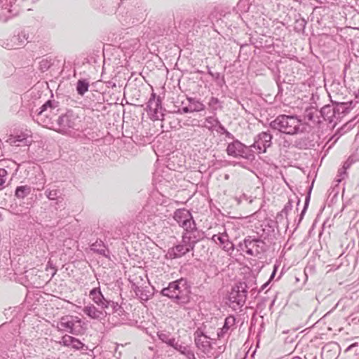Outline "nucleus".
Segmentation results:
<instances>
[{"label":"nucleus","instance_id":"1","mask_svg":"<svg viewBox=\"0 0 359 359\" xmlns=\"http://www.w3.org/2000/svg\"><path fill=\"white\" fill-rule=\"evenodd\" d=\"M160 294L170 299L173 303L185 305L190 302L191 285L185 278L173 280L163 287Z\"/></svg>","mask_w":359,"mask_h":359},{"label":"nucleus","instance_id":"2","mask_svg":"<svg viewBox=\"0 0 359 359\" xmlns=\"http://www.w3.org/2000/svg\"><path fill=\"white\" fill-rule=\"evenodd\" d=\"M270 128L279 132L294 135L302 133L306 130V125L302 123L296 115H278L269 123Z\"/></svg>","mask_w":359,"mask_h":359},{"label":"nucleus","instance_id":"3","mask_svg":"<svg viewBox=\"0 0 359 359\" xmlns=\"http://www.w3.org/2000/svg\"><path fill=\"white\" fill-rule=\"evenodd\" d=\"M60 111L59 102L48 100L40 107L39 111L33 115V118L44 127L54 128Z\"/></svg>","mask_w":359,"mask_h":359},{"label":"nucleus","instance_id":"4","mask_svg":"<svg viewBox=\"0 0 359 359\" xmlns=\"http://www.w3.org/2000/svg\"><path fill=\"white\" fill-rule=\"evenodd\" d=\"M53 129L60 134L72 135V133L81 129V118L73 111L69 110L58 116Z\"/></svg>","mask_w":359,"mask_h":359},{"label":"nucleus","instance_id":"5","mask_svg":"<svg viewBox=\"0 0 359 359\" xmlns=\"http://www.w3.org/2000/svg\"><path fill=\"white\" fill-rule=\"evenodd\" d=\"M238 250L245 252L247 255L257 257L267 250L268 246L266 243L259 237L248 236L243 243L238 245Z\"/></svg>","mask_w":359,"mask_h":359},{"label":"nucleus","instance_id":"6","mask_svg":"<svg viewBox=\"0 0 359 359\" xmlns=\"http://www.w3.org/2000/svg\"><path fill=\"white\" fill-rule=\"evenodd\" d=\"M248 289L245 282L236 283L229 294V306L235 311L243 306L247 299Z\"/></svg>","mask_w":359,"mask_h":359},{"label":"nucleus","instance_id":"7","mask_svg":"<svg viewBox=\"0 0 359 359\" xmlns=\"http://www.w3.org/2000/svg\"><path fill=\"white\" fill-rule=\"evenodd\" d=\"M226 153L229 156L241 157L248 161H253L255 158L254 151L250 146H246L238 140L228 144Z\"/></svg>","mask_w":359,"mask_h":359},{"label":"nucleus","instance_id":"8","mask_svg":"<svg viewBox=\"0 0 359 359\" xmlns=\"http://www.w3.org/2000/svg\"><path fill=\"white\" fill-rule=\"evenodd\" d=\"M82 325L83 321L80 318L74 316H65L60 318L57 323V328L60 330L78 335L82 331Z\"/></svg>","mask_w":359,"mask_h":359},{"label":"nucleus","instance_id":"9","mask_svg":"<svg viewBox=\"0 0 359 359\" xmlns=\"http://www.w3.org/2000/svg\"><path fill=\"white\" fill-rule=\"evenodd\" d=\"M18 0H0V20L6 22L11 18L19 13Z\"/></svg>","mask_w":359,"mask_h":359},{"label":"nucleus","instance_id":"10","mask_svg":"<svg viewBox=\"0 0 359 359\" xmlns=\"http://www.w3.org/2000/svg\"><path fill=\"white\" fill-rule=\"evenodd\" d=\"M272 135L267 131H263L257 135L254 138V142L250 146V149H255L258 154L265 153L272 144Z\"/></svg>","mask_w":359,"mask_h":359},{"label":"nucleus","instance_id":"11","mask_svg":"<svg viewBox=\"0 0 359 359\" xmlns=\"http://www.w3.org/2000/svg\"><path fill=\"white\" fill-rule=\"evenodd\" d=\"M147 110L155 120H163L164 114L162 111V100L159 96L156 97L154 93H151L147 102Z\"/></svg>","mask_w":359,"mask_h":359},{"label":"nucleus","instance_id":"12","mask_svg":"<svg viewBox=\"0 0 359 359\" xmlns=\"http://www.w3.org/2000/svg\"><path fill=\"white\" fill-rule=\"evenodd\" d=\"M193 250L194 248L188 242H184L182 236L181 242L170 248L165 256L168 259H175L184 256L186 254Z\"/></svg>","mask_w":359,"mask_h":359},{"label":"nucleus","instance_id":"13","mask_svg":"<svg viewBox=\"0 0 359 359\" xmlns=\"http://www.w3.org/2000/svg\"><path fill=\"white\" fill-rule=\"evenodd\" d=\"M174 219L183 229L190 228L195 223V220L189 210L185 208L177 209L173 215Z\"/></svg>","mask_w":359,"mask_h":359},{"label":"nucleus","instance_id":"14","mask_svg":"<svg viewBox=\"0 0 359 359\" xmlns=\"http://www.w3.org/2000/svg\"><path fill=\"white\" fill-rule=\"evenodd\" d=\"M194 341L196 346L208 356L211 353L212 347L209 337L203 332L198 329L194 332Z\"/></svg>","mask_w":359,"mask_h":359},{"label":"nucleus","instance_id":"15","mask_svg":"<svg viewBox=\"0 0 359 359\" xmlns=\"http://www.w3.org/2000/svg\"><path fill=\"white\" fill-rule=\"evenodd\" d=\"M182 236L184 242H188L194 248L196 244L202 238L201 231L197 229L196 222L190 228L184 229Z\"/></svg>","mask_w":359,"mask_h":359},{"label":"nucleus","instance_id":"16","mask_svg":"<svg viewBox=\"0 0 359 359\" xmlns=\"http://www.w3.org/2000/svg\"><path fill=\"white\" fill-rule=\"evenodd\" d=\"M83 312L90 318L102 320L108 315V311L103 309H97L94 304H90L85 306Z\"/></svg>","mask_w":359,"mask_h":359},{"label":"nucleus","instance_id":"17","mask_svg":"<svg viewBox=\"0 0 359 359\" xmlns=\"http://www.w3.org/2000/svg\"><path fill=\"white\" fill-rule=\"evenodd\" d=\"M89 297L102 309L104 310L108 308L107 305L109 304V300L104 297L100 287H95L90 290Z\"/></svg>","mask_w":359,"mask_h":359},{"label":"nucleus","instance_id":"18","mask_svg":"<svg viewBox=\"0 0 359 359\" xmlns=\"http://www.w3.org/2000/svg\"><path fill=\"white\" fill-rule=\"evenodd\" d=\"M211 239L215 243L219 242L220 246L224 251L229 252L230 250H233L234 249V245L229 241V236L226 232L214 234Z\"/></svg>","mask_w":359,"mask_h":359},{"label":"nucleus","instance_id":"19","mask_svg":"<svg viewBox=\"0 0 359 359\" xmlns=\"http://www.w3.org/2000/svg\"><path fill=\"white\" fill-rule=\"evenodd\" d=\"M34 36L33 32H30L29 29H24L18 35H13V38L17 48H20L24 46L27 43L31 41Z\"/></svg>","mask_w":359,"mask_h":359},{"label":"nucleus","instance_id":"20","mask_svg":"<svg viewBox=\"0 0 359 359\" xmlns=\"http://www.w3.org/2000/svg\"><path fill=\"white\" fill-rule=\"evenodd\" d=\"M60 344L64 346H72L75 350H81L84 347L88 349V347L82 343L79 339H76L72 336L65 334L62 337Z\"/></svg>","mask_w":359,"mask_h":359},{"label":"nucleus","instance_id":"21","mask_svg":"<svg viewBox=\"0 0 359 359\" xmlns=\"http://www.w3.org/2000/svg\"><path fill=\"white\" fill-rule=\"evenodd\" d=\"M3 343L4 348L8 350L11 353V357L14 356V353L16 351L18 339L15 337L12 333L7 334L4 339Z\"/></svg>","mask_w":359,"mask_h":359},{"label":"nucleus","instance_id":"22","mask_svg":"<svg viewBox=\"0 0 359 359\" xmlns=\"http://www.w3.org/2000/svg\"><path fill=\"white\" fill-rule=\"evenodd\" d=\"M146 10H144L143 11H141L140 13H137V11H135L132 13V15L133 16L135 15V17H133V18H130L128 20L126 19H119L120 22L125 26H129L130 25H135L137 23H140L145 20V18L147 16V14L145 13Z\"/></svg>","mask_w":359,"mask_h":359},{"label":"nucleus","instance_id":"23","mask_svg":"<svg viewBox=\"0 0 359 359\" xmlns=\"http://www.w3.org/2000/svg\"><path fill=\"white\" fill-rule=\"evenodd\" d=\"M321 116L324 121L332 123L334 121V118L337 119V116L334 109V106L325 105L320 109Z\"/></svg>","mask_w":359,"mask_h":359},{"label":"nucleus","instance_id":"24","mask_svg":"<svg viewBox=\"0 0 359 359\" xmlns=\"http://www.w3.org/2000/svg\"><path fill=\"white\" fill-rule=\"evenodd\" d=\"M311 136H313V135L297 139L294 141V147L299 149H307L313 147L315 143L313 140L311 138Z\"/></svg>","mask_w":359,"mask_h":359},{"label":"nucleus","instance_id":"25","mask_svg":"<svg viewBox=\"0 0 359 359\" xmlns=\"http://www.w3.org/2000/svg\"><path fill=\"white\" fill-rule=\"evenodd\" d=\"M132 289L141 301L147 302L149 299L151 294L147 287H141L133 283Z\"/></svg>","mask_w":359,"mask_h":359},{"label":"nucleus","instance_id":"26","mask_svg":"<svg viewBox=\"0 0 359 359\" xmlns=\"http://www.w3.org/2000/svg\"><path fill=\"white\" fill-rule=\"evenodd\" d=\"M11 145L17 147L22 145H27L29 143L28 135L25 133H21L18 135H11L7 140Z\"/></svg>","mask_w":359,"mask_h":359},{"label":"nucleus","instance_id":"27","mask_svg":"<svg viewBox=\"0 0 359 359\" xmlns=\"http://www.w3.org/2000/svg\"><path fill=\"white\" fill-rule=\"evenodd\" d=\"M222 104L223 102L217 97L212 96L208 100V109L214 116H215L218 110L222 109Z\"/></svg>","mask_w":359,"mask_h":359},{"label":"nucleus","instance_id":"28","mask_svg":"<svg viewBox=\"0 0 359 359\" xmlns=\"http://www.w3.org/2000/svg\"><path fill=\"white\" fill-rule=\"evenodd\" d=\"M236 318L233 316H229L225 318L223 327L217 332L219 338L223 337L229 330L235 325Z\"/></svg>","mask_w":359,"mask_h":359},{"label":"nucleus","instance_id":"29","mask_svg":"<svg viewBox=\"0 0 359 359\" xmlns=\"http://www.w3.org/2000/svg\"><path fill=\"white\" fill-rule=\"evenodd\" d=\"M175 350L185 355L188 359H196L191 348L183 343H178Z\"/></svg>","mask_w":359,"mask_h":359},{"label":"nucleus","instance_id":"30","mask_svg":"<svg viewBox=\"0 0 359 359\" xmlns=\"http://www.w3.org/2000/svg\"><path fill=\"white\" fill-rule=\"evenodd\" d=\"M90 250L105 257H108V250L102 241H96L90 245Z\"/></svg>","mask_w":359,"mask_h":359},{"label":"nucleus","instance_id":"31","mask_svg":"<svg viewBox=\"0 0 359 359\" xmlns=\"http://www.w3.org/2000/svg\"><path fill=\"white\" fill-rule=\"evenodd\" d=\"M89 86L90 83L87 79H79L76 87L78 95L83 96L88 90Z\"/></svg>","mask_w":359,"mask_h":359},{"label":"nucleus","instance_id":"32","mask_svg":"<svg viewBox=\"0 0 359 359\" xmlns=\"http://www.w3.org/2000/svg\"><path fill=\"white\" fill-rule=\"evenodd\" d=\"M187 100L193 112H200L205 109V104L198 100L194 97H187Z\"/></svg>","mask_w":359,"mask_h":359},{"label":"nucleus","instance_id":"33","mask_svg":"<svg viewBox=\"0 0 359 359\" xmlns=\"http://www.w3.org/2000/svg\"><path fill=\"white\" fill-rule=\"evenodd\" d=\"M31 193V187L27 185L18 186L15 191V196L18 198L23 199Z\"/></svg>","mask_w":359,"mask_h":359},{"label":"nucleus","instance_id":"34","mask_svg":"<svg viewBox=\"0 0 359 359\" xmlns=\"http://www.w3.org/2000/svg\"><path fill=\"white\" fill-rule=\"evenodd\" d=\"M219 120L215 117V116H208L205 119L203 127L208 129V130L212 132L219 123Z\"/></svg>","mask_w":359,"mask_h":359},{"label":"nucleus","instance_id":"35","mask_svg":"<svg viewBox=\"0 0 359 359\" xmlns=\"http://www.w3.org/2000/svg\"><path fill=\"white\" fill-rule=\"evenodd\" d=\"M334 109L337 116V119L341 118V115H345L349 112L345 102H334Z\"/></svg>","mask_w":359,"mask_h":359},{"label":"nucleus","instance_id":"36","mask_svg":"<svg viewBox=\"0 0 359 359\" xmlns=\"http://www.w3.org/2000/svg\"><path fill=\"white\" fill-rule=\"evenodd\" d=\"M0 46L8 50L18 49L16 43L12 36L6 39H0Z\"/></svg>","mask_w":359,"mask_h":359},{"label":"nucleus","instance_id":"37","mask_svg":"<svg viewBox=\"0 0 359 359\" xmlns=\"http://www.w3.org/2000/svg\"><path fill=\"white\" fill-rule=\"evenodd\" d=\"M312 187H313V185H311L310 187H309V193L307 194L306 198H305V201H304V208L301 212V214L299 215V221H298V223H299L304 216V214L306 213V210H307V208H308V206H309V201H310V198H311V189H312Z\"/></svg>","mask_w":359,"mask_h":359},{"label":"nucleus","instance_id":"38","mask_svg":"<svg viewBox=\"0 0 359 359\" xmlns=\"http://www.w3.org/2000/svg\"><path fill=\"white\" fill-rule=\"evenodd\" d=\"M306 25V21L303 19H298L295 20L294 29L296 32L298 33H303L305 29V27Z\"/></svg>","mask_w":359,"mask_h":359},{"label":"nucleus","instance_id":"39","mask_svg":"<svg viewBox=\"0 0 359 359\" xmlns=\"http://www.w3.org/2000/svg\"><path fill=\"white\" fill-rule=\"evenodd\" d=\"M60 192L57 189H46L45 191V195L50 201H55L60 198Z\"/></svg>","mask_w":359,"mask_h":359},{"label":"nucleus","instance_id":"40","mask_svg":"<svg viewBox=\"0 0 359 359\" xmlns=\"http://www.w3.org/2000/svg\"><path fill=\"white\" fill-rule=\"evenodd\" d=\"M52 65L51 59L43 58L39 62V69L41 72H44L47 71Z\"/></svg>","mask_w":359,"mask_h":359},{"label":"nucleus","instance_id":"41","mask_svg":"<svg viewBox=\"0 0 359 359\" xmlns=\"http://www.w3.org/2000/svg\"><path fill=\"white\" fill-rule=\"evenodd\" d=\"M109 304L107 305L108 308L105 309L104 311H108V314L114 313L121 306L117 302L109 300Z\"/></svg>","mask_w":359,"mask_h":359},{"label":"nucleus","instance_id":"42","mask_svg":"<svg viewBox=\"0 0 359 359\" xmlns=\"http://www.w3.org/2000/svg\"><path fill=\"white\" fill-rule=\"evenodd\" d=\"M217 83V85L222 87L225 84L224 76L222 75L220 73H214L211 76Z\"/></svg>","mask_w":359,"mask_h":359},{"label":"nucleus","instance_id":"43","mask_svg":"<svg viewBox=\"0 0 359 359\" xmlns=\"http://www.w3.org/2000/svg\"><path fill=\"white\" fill-rule=\"evenodd\" d=\"M8 172L4 168H0V190L4 189Z\"/></svg>","mask_w":359,"mask_h":359},{"label":"nucleus","instance_id":"44","mask_svg":"<svg viewBox=\"0 0 359 359\" xmlns=\"http://www.w3.org/2000/svg\"><path fill=\"white\" fill-rule=\"evenodd\" d=\"M292 203L293 201L291 198H290L280 212L281 216L283 215H285V216L287 215L288 212L292 209Z\"/></svg>","mask_w":359,"mask_h":359},{"label":"nucleus","instance_id":"45","mask_svg":"<svg viewBox=\"0 0 359 359\" xmlns=\"http://www.w3.org/2000/svg\"><path fill=\"white\" fill-rule=\"evenodd\" d=\"M291 145V142L286 139L285 137H283L280 140L279 146L281 149H285V150L288 149Z\"/></svg>","mask_w":359,"mask_h":359},{"label":"nucleus","instance_id":"46","mask_svg":"<svg viewBox=\"0 0 359 359\" xmlns=\"http://www.w3.org/2000/svg\"><path fill=\"white\" fill-rule=\"evenodd\" d=\"M214 130H215L218 133H220V134L223 135L224 133L226 132L227 130L225 128V127L219 121V123L217 125V126H216V128H215Z\"/></svg>","mask_w":359,"mask_h":359},{"label":"nucleus","instance_id":"47","mask_svg":"<svg viewBox=\"0 0 359 359\" xmlns=\"http://www.w3.org/2000/svg\"><path fill=\"white\" fill-rule=\"evenodd\" d=\"M158 339L163 343H165L169 339V335L164 332H158Z\"/></svg>","mask_w":359,"mask_h":359},{"label":"nucleus","instance_id":"48","mask_svg":"<svg viewBox=\"0 0 359 359\" xmlns=\"http://www.w3.org/2000/svg\"><path fill=\"white\" fill-rule=\"evenodd\" d=\"M178 341H175V339L172 337V338H170L166 342L165 344H167L168 346L172 347L174 349H175V347L177 346L178 344Z\"/></svg>","mask_w":359,"mask_h":359},{"label":"nucleus","instance_id":"49","mask_svg":"<svg viewBox=\"0 0 359 359\" xmlns=\"http://www.w3.org/2000/svg\"><path fill=\"white\" fill-rule=\"evenodd\" d=\"M180 111L181 113H184V114L193 112L192 109H191V107H190L189 104L188 106L183 107L182 109H180Z\"/></svg>","mask_w":359,"mask_h":359},{"label":"nucleus","instance_id":"50","mask_svg":"<svg viewBox=\"0 0 359 359\" xmlns=\"http://www.w3.org/2000/svg\"><path fill=\"white\" fill-rule=\"evenodd\" d=\"M41 180L42 182L36 184L35 189L38 191L42 190L44 188L45 180L42 178Z\"/></svg>","mask_w":359,"mask_h":359},{"label":"nucleus","instance_id":"51","mask_svg":"<svg viewBox=\"0 0 359 359\" xmlns=\"http://www.w3.org/2000/svg\"><path fill=\"white\" fill-rule=\"evenodd\" d=\"M357 102H358L350 101V102H345V104H347L346 107L348 108V110L350 111L352 109H353L355 107V104Z\"/></svg>","mask_w":359,"mask_h":359},{"label":"nucleus","instance_id":"52","mask_svg":"<svg viewBox=\"0 0 359 359\" xmlns=\"http://www.w3.org/2000/svg\"><path fill=\"white\" fill-rule=\"evenodd\" d=\"M358 342L353 343L352 344H351L350 346H348L346 348L345 351L347 352V351H351V350H353L355 348H358Z\"/></svg>","mask_w":359,"mask_h":359},{"label":"nucleus","instance_id":"53","mask_svg":"<svg viewBox=\"0 0 359 359\" xmlns=\"http://www.w3.org/2000/svg\"><path fill=\"white\" fill-rule=\"evenodd\" d=\"M278 265L275 264V265L273 266V272H272V273H271V276H270V278H269V282L271 281V280H272V279L274 278V276H275V275H276V271H277V270H278Z\"/></svg>","mask_w":359,"mask_h":359},{"label":"nucleus","instance_id":"54","mask_svg":"<svg viewBox=\"0 0 359 359\" xmlns=\"http://www.w3.org/2000/svg\"><path fill=\"white\" fill-rule=\"evenodd\" d=\"M246 356H247L246 353H240L236 354L235 359H245Z\"/></svg>","mask_w":359,"mask_h":359},{"label":"nucleus","instance_id":"55","mask_svg":"<svg viewBox=\"0 0 359 359\" xmlns=\"http://www.w3.org/2000/svg\"><path fill=\"white\" fill-rule=\"evenodd\" d=\"M223 135H224L226 136V137H227L229 139H231V140H233V141L235 140L233 135L231 134L228 130H226V132L224 133Z\"/></svg>","mask_w":359,"mask_h":359},{"label":"nucleus","instance_id":"56","mask_svg":"<svg viewBox=\"0 0 359 359\" xmlns=\"http://www.w3.org/2000/svg\"><path fill=\"white\" fill-rule=\"evenodd\" d=\"M114 313L117 314L118 316H122L124 313V310H123V307L121 306L119 308V309L117 310V311H116Z\"/></svg>","mask_w":359,"mask_h":359},{"label":"nucleus","instance_id":"57","mask_svg":"<svg viewBox=\"0 0 359 359\" xmlns=\"http://www.w3.org/2000/svg\"><path fill=\"white\" fill-rule=\"evenodd\" d=\"M47 266H48V267H50V268H51V269H53L54 270V271H53V273H52V277H53V276H55V273H56V272H57V269H55V267H53V264H52L50 262H48V265H47Z\"/></svg>","mask_w":359,"mask_h":359},{"label":"nucleus","instance_id":"58","mask_svg":"<svg viewBox=\"0 0 359 359\" xmlns=\"http://www.w3.org/2000/svg\"><path fill=\"white\" fill-rule=\"evenodd\" d=\"M270 282L269 280H268L266 283H265L264 285H262V286L261 287L260 290H259V292L264 290L265 289H266V287L269 286Z\"/></svg>","mask_w":359,"mask_h":359},{"label":"nucleus","instance_id":"59","mask_svg":"<svg viewBox=\"0 0 359 359\" xmlns=\"http://www.w3.org/2000/svg\"><path fill=\"white\" fill-rule=\"evenodd\" d=\"M306 117L310 121H313V114L311 113V112H309L307 114H306Z\"/></svg>","mask_w":359,"mask_h":359},{"label":"nucleus","instance_id":"60","mask_svg":"<svg viewBox=\"0 0 359 359\" xmlns=\"http://www.w3.org/2000/svg\"><path fill=\"white\" fill-rule=\"evenodd\" d=\"M309 358L310 359H317V356L316 355H313L312 354L309 355ZM304 359H308V358L305 357Z\"/></svg>","mask_w":359,"mask_h":359},{"label":"nucleus","instance_id":"61","mask_svg":"<svg viewBox=\"0 0 359 359\" xmlns=\"http://www.w3.org/2000/svg\"><path fill=\"white\" fill-rule=\"evenodd\" d=\"M207 69H208V74L210 76H212L213 75L214 72H212L211 71L210 68L208 66H207Z\"/></svg>","mask_w":359,"mask_h":359},{"label":"nucleus","instance_id":"62","mask_svg":"<svg viewBox=\"0 0 359 359\" xmlns=\"http://www.w3.org/2000/svg\"><path fill=\"white\" fill-rule=\"evenodd\" d=\"M355 97L359 99V88L357 92L355 93Z\"/></svg>","mask_w":359,"mask_h":359},{"label":"nucleus","instance_id":"63","mask_svg":"<svg viewBox=\"0 0 359 359\" xmlns=\"http://www.w3.org/2000/svg\"><path fill=\"white\" fill-rule=\"evenodd\" d=\"M219 352H223L225 348L223 346H220L218 347Z\"/></svg>","mask_w":359,"mask_h":359},{"label":"nucleus","instance_id":"64","mask_svg":"<svg viewBox=\"0 0 359 359\" xmlns=\"http://www.w3.org/2000/svg\"><path fill=\"white\" fill-rule=\"evenodd\" d=\"M348 166H349V165H348L347 163H345L344 164V165H343V168H344V170H346V168H348Z\"/></svg>","mask_w":359,"mask_h":359}]
</instances>
